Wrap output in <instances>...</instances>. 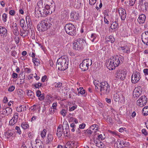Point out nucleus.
Listing matches in <instances>:
<instances>
[{"label":"nucleus","mask_w":148,"mask_h":148,"mask_svg":"<svg viewBox=\"0 0 148 148\" xmlns=\"http://www.w3.org/2000/svg\"><path fill=\"white\" fill-rule=\"evenodd\" d=\"M52 5L47 4L45 7L42 8L38 9L36 8L35 11V14L38 15V17L45 16L49 14H51L53 11H55V7L54 4L51 3Z\"/></svg>","instance_id":"f257e3e1"},{"label":"nucleus","mask_w":148,"mask_h":148,"mask_svg":"<svg viewBox=\"0 0 148 148\" xmlns=\"http://www.w3.org/2000/svg\"><path fill=\"white\" fill-rule=\"evenodd\" d=\"M69 60L67 56H62L57 61L56 67L60 71H64L68 67Z\"/></svg>","instance_id":"f03ea898"},{"label":"nucleus","mask_w":148,"mask_h":148,"mask_svg":"<svg viewBox=\"0 0 148 148\" xmlns=\"http://www.w3.org/2000/svg\"><path fill=\"white\" fill-rule=\"evenodd\" d=\"M100 84L99 89L100 94L102 95H107L110 90L109 84L107 82L104 81L101 82Z\"/></svg>","instance_id":"7ed1b4c3"},{"label":"nucleus","mask_w":148,"mask_h":148,"mask_svg":"<svg viewBox=\"0 0 148 148\" xmlns=\"http://www.w3.org/2000/svg\"><path fill=\"white\" fill-rule=\"evenodd\" d=\"M86 44V41L83 39L79 38L74 41L73 48L76 50H82Z\"/></svg>","instance_id":"20e7f679"},{"label":"nucleus","mask_w":148,"mask_h":148,"mask_svg":"<svg viewBox=\"0 0 148 148\" xmlns=\"http://www.w3.org/2000/svg\"><path fill=\"white\" fill-rule=\"evenodd\" d=\"M65 31L67 34L72 36L76 34V28L72 24L69 23L66 24L64 27Z\"/></svg>","instance_id":"39448f33"},{"label":"nucleus","mask_w":148,"mask_h":148,"mask_svg":"<svg viewBox=\"0 0 148 148\" xmlns=\"http://www.w3.org/2000/svg\"><path fill=\"white\" fill-rule=\"evenodd\" d=\"M50 25L48 24L45 20L42 21L37 26L38 30L40 32H44L46 30Z\"/></svg>","instance_id":"423d86ee"},{"label":"nucleus","mask_w":148,"mask_h":148,"mask_svg":"<svg viewBox=\"0 0 148 148\" xmlns=\"http://www.w3.org/2000/svg\"><path fill=\"white\" fill-rule=\"evenodd\" d=\"M139 10L140 11L146 12L148 9V2L145 0H139Z\"/></svg>","instance_id":"0eeeda50"},{"label":"nucleus","mask_w":148,"mask_h":148,"mask_svg":"<svg viewBox=\"0 0 148 148\" xmlns=\"http://www.w3.org/2000/svg\"><path fill=\"white\" fill-rule=\"evenodd\" d=\"M116 75L117 80H123L126 76V72L124 70H118L116 71Z\"/></svg>","instance_id":"6e6552de"},{"label":"nucleus","mask_w":148,"mask_h":148,"mask_svg":"<svg viewBox=\"0 0 148 148\" xmlns=\"http://www.w3.org/2000/svg\"><path fill=\"white\" fill-rule=\"evenodd\" d=\"M140 73L136 71L132 74L131 76V82L133 84L137 83L140 79Z\"/></svg>","instance_id":"1a4fd4ad"},{"label":"nucleus","mask_w":148,"mask_h":148,"mask_svg":"<svg viewBox=\"0 0 148 148\" xmlns=\"http://www.w3.org/2000/svg\"><path fill=\"white\" fill-rule=\"evenodd\" d=\"M118 11L121 20L122 21L125 20L126 16V13L125 10L122 8H120L119 9Z\"/></svg>","instance_id":"9d476101"},{"label":"nucleus","mask_w":148,"mask_h":148,"mask_svg":"<svg viewBox=\"0 0 148 148\" xmlns=\"http://www.w3.org/2000/svg\"><path fill=\"white\" fill-rule=\"evenodd\" d=\"M126 145L127 144L123 140L120 141V140H119L115 143L114 146L117 148H122L126 147Z\"/></svg>","instance_id":"9b49d317"},{"label":"nucleus","mask_w":148,"mask_h":148,"mask_svg":"<svg viewBox=\"0 0 148 148\" xmlns=\"http://www.w3.org/2000/svg\"><path fill=\"white\" fill-rule=\"evenodd\" d=\"M112 59L114 62L116 67L118 66L121 62H122V61L121 60V58L119 57L118 56H114L113 57Z\"/></svg>","instance_id":"f8f14e48"},{"label":"nucleus","mask_w":148,"mask_h":148,"mask_svg":"<svg viewBox=\"0 0 148 148\" xmlns=\"http://www.w3.org/2000/svg\"><path fill=\"white\" fill-rule=\"evenodd\" d=\"M18 118V114L17 113H15L12 119L9 121V124L12 125H14L17 122Z\"/></svg>","instance_id":"ddd939ff"},{"label":"nucleus","mask_w":148,"mask_h":148,"mask_svg":"<svg viewBox=\"0 0 148 148\" xmlns=\"http://www.w3.org/2000/svg\"><path fill=\"white\" fill-rule=\"evenodd\" d=\"M112 59L109 60L107 64V67L109 70H113L115 69V66Z\"/></svg>","instance_id":"4468645a"},{"label":"nucleus","mask_w":148,"mask_h":148,"mask_svg":"<svg viewBox=\"0 0 148 148\" xmlns=\"http://www.w3.org/2000/svg\"><path fill=\"white\" fill-rule=\"evenodd\" d=\"M142 93V91L138 88H135L134 89L133 92V96L134 98L138 97Z\"/></svg>","instance_id":"2eb2a0df"},{"label":"nucleus","mask_w":148,"mask_h":148,"mask_svg":"<svg viewBox=\"0 0 148 148\" xmlns=\"http://www.w3.org/2000/svg\"><path fill=\"white\" fill-rule=\"evenodd\" d=\"M87 64L86 61L84 60L80 64L79 67L82 71H85L88 69V67L87 65Z\"/></svg>","instance_id":"dca6fc26"},{"label":"nucleus","mask_w":148,"mask_h":148,"mask_svg":"<svg viewBox=\"0 0 148 148\" xmlns=\"http://www.w3.org/2000/svg\"><path fill=\"white\" fill-rule=\"evenodd\" d=\"M146 16L144 14H141L139 16L138 19V22L140 24L144 23L145 20Z\"/></svg>","instance_id":"f3484780"},{"label":"nucleus","mask_w":148,"mask_h":148,"mask_svg":"<svg viewBox=\"0 0 148 148\" xmlns=\"http://www.w3.org/2000/svg\"><path fill=\"white\" fill-rule=\"evenodd\" d=\"M12 27V31L13 34L15 36H18L19 34V32L18 30L17 24L16 23L13 24Z\"/></svg>","instance_id":"a211bd4d"},{"label":"nucleus","mask_w":148,"mask_h":148,"mask_svg":"<svg viewBox=\"0 0 148 148\" xmlns=\"http://www.w3.org/2000/svg\"><path fill=\"white\" fill-rule=\"evenodd\" d=\"M62 125H60L57 128L56 134L58 137H60L62 134V132L63 130V129H62Z\"/></svg>","instance_id":"6ab92c4d"},{"label":"nucleus","mask_w":148,"mask_h":148,"mask_svg":"<svg viewBox=\"0 0 148 148\" xmlns=\"http://www.w3.org/2000/svg\"><path fill=\"white\" fill-rule=\"evenodd\" d=\"M70 16L72 20H76L78 19L79 14L75 11H73L71 12Z\"/></svg>","instance_id":"aec40b11"},{"label":"nucleus","mask_w":148,"mask_h":148,"mask_svg":"<svg viewBox=\"0 0 148 148\" xmlns=\"http://www.w3.org/2000/svg\"><path fill=\"white\" fill-rule=\"evenodd\" d=\"M7 33V30L5 27L0 26V34H3L4 37H5Z\"/></svg>","instance_id":"412c9836"},{"label":"nucleus","mask_w":148,"mask_h":148,"mask_svg":"<svg viewBox=\"0 0 148 148\" xmlns=\"http://www.w3.org/2000/svg\"><path fill=\"white\" fill-rule=\"evenodd\" d=\"M27 106H20L18 107H17L16 108V111L19 112H21L22 111H26L27 109Z\"/></svg>","instance_id":"4be33fe9"},{"label":"nucleus","mask_w":148,"mask_h":148,"mask_svg":"<svg viewBox=\"0 0 148 148\" xmlns=\"http://www.w3.org/2000/svg\"><path fill=\"white\" fill-rule=\"evenodd\" d=\"M26 22L27 27L30 29H31L32 26V23L31 22V20L29 19V16H27L26 17Z\"/></svg>","instance_id":"5701e85b"},{"label":"nucleus","mask_w":148,"mask_h":148,"mask_svg":"<svg viewBox=\"0 0 148 148\" xmlns=\"http://www.w3.org/2000/svg\"><path fill=\"white\" fill-rule=\"evenodd\" d=\"M94 143L96 145V146L99 148H102L104 146V144L101 140L98 139H96L94 140Z\"/></svg>","instance_id":"b1692460"},{"label":"nucleus","mask_w":148,"mask_h":148,"mask_svg":"<svg viewBox=\"0 0 148 148\" xmlns=\"http://www.w3.org/2000/svg\"><path fill=\"white\" fill-rule=\"evenodd\" d=\"M105 40L107 42H110L111 43L114 42L115 40L113 36L111 35L106 36Z\"/></svg>","instance_id":"393cba45"},{"label":"nucleus","mask_w":148,"mask_h":148,"mask_svg":"<svg viewBox=\"0 0 148 148\" xmlns=\"http://www.w3.org/2000/svg\"><path fill=\"white\" fill-rule=\"evenodd\" d=\"M139 99L141 101L142 104L145 105L147 103V98L145 95H143Z\"/></svg>","instance_id":"a878e982"},{"label":"nucleus","mask_w":148,"mask_h":148,"mask_svg":"<svg viewBox=\"0 0 148 148\" xmlns=\"http://www.w3.org/2000/svg\"><path fill=\"white\" fill-rule=\"evenodd\" d=\"M13 132L10 130H8L5 133V136L7 138H9L13 134Z\"/></svg>","instance_id":"bb28decb"},{"label":"nucleus","mask_w":148,"mask_h":148,"mask_svg":"<svg viewBox=\"0 0 148 148\" xmlns=\"http://www.w3.org/2000/svg\"><path fill=\"white\" fill-rule=\"evenodd\" d=\"M4 112H5V115L8 116L11 114L12 113V109L9 107H7L4 110Z\"/></svg>","instance_id":"cd10ccee"},{"label":"nucleus","mask_w":148,"mask_h":148,"mask_svg":"<svg viewBox=\"0 0 148 148\" xmlns=\"http://www.w3.org/2000/svg\"><path fill=\"white\" fill-rule=\"evenodd\" d=\"M53 140L52 135L51 134H48L47 140L46 141V144H48L50 143Z\"/></svg>","instance_id":"c85d7f7f"},{"label":"nucleus","mask_w":148,"mask_h":148,"mask_svg":"<svg viewBox=\"0 0 148 148\" xmlns=\"http://www.w3.org/2000/svg\"><path fill=\"white\" fill-rule=\"evenodd\" d=\"M21 33H20V35L22 36L23 38H24L28 35L29 31L28 30H26L23 29V30L20 31Z\"/></svg>","instance_id":"c756f323"},{"label":"nucleus","mask_w":148,"mask_h":148,"mask_svg":"<svg viewBox=\"0 0 148 148\" xmlns=\"http://www.w3.org/2000/svg\"><path fill=\"white\" fill-rule=\"evenodd\" d=\"M27 94L28 97L32 99H34L35 97L34 93L31 90H28Z\"/></svg>","instance_id":"7c9ffc66"},{"label":"nucleus","mask_w":148,"mask_h":148,"mask_svg":"<svg viewBox=\"0 0 148 148\" xmlns=\"http://www.w3.org/2000/svg\"><path fill=\"white\" fill-rule=\"evenodd\" d=\"M77 90L78 91L77 95L78 96H79L80 94H84L85 93V90L83 87H80L79 88H77Z\"/></svg>","instance_id":"2f4dec72"},{"label":"nucleus","mask_w":148,"mask_h":148,"mask_svg":"<svg viewBox=\"0 0 148 148\" xmlns=\"http://www.w3.org/2000/svg\"><path fill=\"white\" fill-rule=\"evenodd\" d=\"M100 83L98 81L96 80H94L93 81V83L94 85L95 86V90L96 91H98L99 90V88L100 87Z\"/></svg>","instance_id":"473e14b6"},{"label":"nucleus","mask_w":148,"mask_h":148,"mask_svg":"<svg viewBox=\"0 0 148 148\" xmlns=\"http://www.w3.org/2000/svg\"><path fill=\"white\" fill-rule=\"evenodd\" d=\"M20 23L21 24V26L23 28V29L24 28H26V27L27 26L26 23H25L24 19L23 18L21 19V20Z\"/></svg>","instance_id":"72a5a7b5"},{"label":"nucleus","mask_w":148,"mask_h":148,"mask_svg":"<svg viewBox=\"0 0 148 148\" xmlns=\"http://www.w3.org/2000/svg\"><path fill=\"white\" fill-rule=\"evenodd\" d=\"M143 113L144 116L148 115V106L145 107L143 110Z\"/></svg>","instance_id":"f704fd0d"},{"label":"nucleus","mask_w":148,"mask_h":148,"mask_svg":"<svg viewBox=\"0 0 148 148\" xmlns=\"http://www.w3.org/2000/svg\"><path fill=\"white\" fill-rule=\"evenodd\" d=\"M21 127L24 130H26L29 127V125L26 122H23L21 125Z\"/></svg>","instance_id":"c9c22d12"},{"label":"nucleus","mask_w":148,"mask_h":148,"mask_svg":"<svg viewBox=\"0 0 148 148\" xmlns=\"http://www.w3.org/2000/svg\"><path fill=\"white\" fill-rule=\"evenodd\" d=\"M118 26V24L117 22L116 21H115L112 23L111 26V27L112 29H115L117 28Z\"/></svg>","instance_id":"e433bc0d"},{"label":"nucleus","mask_w":148,"mask_h":148,"mask_svg":"<svg viewBox=\"0 0 148 148\" xmlns=\"http://www.w3.org/2000/svg\"><path fill=\"white\" fill-rule=\"evenodd\" d=\"M113 99L116 102L119 101V95L117 93H116L114 94L113 97Z\"/></svg>","instance_id":"4c0bfd02"},{"label":"nucleus","mask_w":148,"mask_h":148,"mask_svg":"<svg viewBox=\"0 0 148 148\" xmlns=\"http://www.w3.org/2000/svg\"><path fill=\"white\" fill-rule=\"evenodd\" d=\"M85 61H86V63L87 64V65L88 67L89 65H91L92 64V61L91 59H87L86 60H84Z\"/></svg>","instance_id":"58836bf2"},{"label":"nucleus","mask_w":148,"mask_h":148,"mask_svg":"<svg viewBox=\"0 0 148 148\" xmlns=\"http://www.w3.org/2000/svg\"><path fill=\"white\" fill-rule=\"evenodd\" d=\"M82 5V4L81 2H75L74 6L75 7H76V8L79 9L80 8Z\"/></svg>","instance_id":"ea45409f"},{"label":"nucleus","mask_w":148,"mask_h":148,"mask_svg":"<svg viewBox=\"0 0 148 148\" xmlns=\"http://www.w3.org/2000/svg\"><path fill=\"white\" fill-rule=\"evenodd\" d=\"M53 85L56 88H60L61 89L62 87V83L60 82H58L57 83H54Z\"/></svg>","instance_id":"a19ab883"},{"label":"nucleus","mask_w":148,"mask_h":148,"mask_svg":"<svg viewBox=\"0 0 148 148\" xmlns=\"http://www.w3.org/2000/svg\"><path fill=\"white\" fill-rule=\"evenodd\" d=\"M136 0H128V5L132 6L135 4Z\"/></svg>","instance_id":"79ce46f5"},{"label":"nucleus","mask_w":148,"mask_h":148,"mask_svg":"<svg viewBox=\"0 0 148 148\" xmlns=\"http://www.w3.org/2000/svg\"><path fill=\"white\" fill-rule=\"evenodd\" d=\"M47 132V130L45 129L42 131L41 133V137L44 138L45 136L46 135V133Z\"/></svg>","instance_id":"37998d69"},{"label":"nucleus","mask_w":148,"mask_h":148,"mask_svg":"<svg viewBox=\"0 0 148 148\" xmlns=\"http://www.w3.org/2000/svg\"><path fill=\"white\" fill-rule=\"evenodd\" d=\"M32 61L34 63L35 65H38L39 64V60L37 59L36 58H33Z\"/></svg>","instance_id":"c03bdc74"},{"label":"nucleus","mask_w":148,"mask_h":148,"mask_svg":"<svg viewBox=\"0 0 148 148\" xmlns=\"http://www.w3.org/2000/svg\"><path fill=\"white\" fill-rule=\"evenodd\" d=\"M42 86V84L40 82L36 83L34 84V86L36 88H40L41 87H43Z\"/></svg>","instance_id":"a18cd8bd"},{"label":"nucleus","mask_w":148,"mask_h":148,"mask_svg":"<svg viewBox=\"0 0 148 148\" xmlns=\"http://www.w3.org/2000/svg\"><path fill=\"white\" fill-rule=\"evenodd\" d=\"M96 38V35L95 34L92 33L91 34L90 37V39L92 42L95 41V40Z\"/></svg>","instance_id":"49530a36"},{"label":"nucleus","mask_w":148,"mask_h":148,"mask_svg":"<svg viewBox=\"0 0 148 148\" xmlns=\"http://www.w3.org/2000/svg\"><path fill=\"white\" fill-rule=\"evenodd\" d=\"M77 142H72L70 144L72 148H77L78 146L77 145Z\"/></svg>","instance_id":"de8ad7c7"},{"label":"nucleus","mask_w":148,"mask_h":148,"mask_svg":"<svg viewBox=\"0 0 148 148\" xmlns=\"http://www.w3.org/2000/svg\"><path fill=\"white\" fill-rule=\"evenodd\" d=\"M98 125L96 124H94L92 125L90 127V129H91L92 130H94V129L95 128V131H97L98 129Z\"/></svg>","instance_id":"09e8293b"},{"label":"nucleus","mask_w":148,"mask_h":148,"mask_svg":"<svg viewBox=\"0 0 148 148\" xmlns=\"http://www.w3.org/2000/svg\"><path fill=\"white\" fill-rule=\"evenodd\" d=\"M31 145H32V148H38V147H42V145H41V143L40 144H36V145L35 146L33 145V144H32V142H31Z\"/></svg>","instance_id":"8fccbe9b"},{"label":"nucleus","mask_w":148,"mask_h":148,"mask_svg":"<svg viewBox=\"0 0 148 148\" xmlns=\"http://www.w3.org/2000/svg\"><path fill=\"white\" fill-rule=\"evenodd\" d=\"M126 48H127V46H124L119 47V49L120 51H122L123 52H125V50L126 49Z\"/></svg>","instance_id":"3c124183"},{"label":"nucleus","mask_w":148,"mask_h":148,"mask_svg":"<svg viewBox=\"0 0 148 148\" xmlns=\"http://www.w3.org/2000/svg\"><path fill=\"white\" fill-rule=\"evenodd\" d=\"M38 108V106L34 105L33 106H32L31 107V110L33 111H34L37 110Z\"/></svg>","instance_id":"603ef678"},{"label":"nucleus","mask_w":148,"mask_h":148,"mask_svg":"<svg viewBox=\"0 0 148 148\" xmlns=\"http://www.w3.org/2000/svg\"><path fill=\"white\" fill-rule=\"evenodd\" d=\"M15 130H16V133H18L19 134H21V132L20 128L19 127L16 126L15 127Z\"/></svg>","instance_id":"864d4df0"},{"label":"nucleus","mask_w":148,"mask_h":148,"mask_svg":"<svg viewBox=\"0 0 148 148\" xmlns=\"http://www.w3.org/2000/svg\"><path fill=\"white\" fill-rule=\"evenodd\" d=\"M67 111V110H65L64 109L62 110L60 112L61 114L64 117L66 116Z\"/></svg>","instance_id":"5fc2aeb1"},{"label":"nucleus","mask_w":148,"mask_h":148,"mask_svg":"<svg viewBox=\"0 0 148 148\" xmlns=\"http://www.w3.org/2000/svg\"><path fill=\"white\" fill-rule=\"evenodd\" d=\"M3 20L4 22L7 21V15L6 14L4 13L2 15Z\"/></svg>","instance_id":"6e6d98bb"},{"label":"nucleus","mask_w":148,"mask_h":148,"mask_svg":"<svg viewBox=\"0 0 148 148\" xmlns=\"http://www.w3.org/2000/svg\"><path fill=\"white\" fill-rule=\"evenodd\" d=\"M104 139V137H103V136L101 134H100L98 136V138H96V139H98L100 140H103Z\"/></svg>","instance_id":"4d7b16f0"},{"label":"nucleus","mask_w":148,"mask_h":148,"mask_svg":"<svg viewBox=\"0 0 148 148\" xmlns=\"http://www.w3.org/2000/svg\"><path fill=\"white\" fill-rule=\"evenodd\" d=\"M97 0H89V4L91 5H93L96 3Z\"/></svg>","instance_id":"13d9d810"},{"label":"nucleus","mask_w":148,"mask_h":148,"mask_svg":"<svg viewBox=\"0 0 148 148\" xmlns=\"http://www.w3.org/2000/svg\"><path fill=\"white\" fill-rule=\"evenodd\" d=\"M137 105L140 107H142L144 106H145V105H143V104H142V102L140 101H139V99H138L137 101Z\"/></svg>","instance_id":"bf43d9fd"},{"label":"nucleus","mask_w":148,"mask_h":148,"mask_svg":"<svg viewBox=\"0 0 148 148\" xmlns=\"http://www.w3.org/2000/svg\"><path fill=\"white\" fill-rule=\"evenodd\" d=\"M15 89V86H10L8 89V91L9 92H12Z\"/></svg>","instance_id":"052dcab7"},{"label":"nucleus","mask_w":148,"mask_h":148,"mask_svg":"<svg viewBox=\"0 0 148 148\" xmlns=\"http://www.w3.org/2000/svg\"><path fill=\"white\" fill-rule=\"evenodd\" d=\"M44 95L45 94L44 93H41V95H40V96L39 98H38L39 100L40 101L43 100L45 98Z\"/></svg>","instance_id":"680f3d73"},{"label":"nucleus","mask_w":148,"mask_h":148,"mask_svg":"<svg viewBox=\"0 0 148 148\" xmlns=\"http://www.w3.org/2000/svg\"><path fill=\"white\" fill-rule=\"evenodd\" d=\"M142 133L146 136L148 135V133L145 129H143L142 130Z\"/></svg>","instance_id":"e2e57ef3"},{"label":"nucleus","mask_w":148,"mask_h":148,"mask_svg":"<svg viewBox=\"0 0 148 148\" xmlns=\"http://www.w3.org/2000/svg\"><path fill=\"white\" fill-rule=\"evenodd\" d=\"M77 106H73L70 108L69 107V111H73L75 110L77 108Z\"/></svg>","instance_id":"0e129e2a"},{"label":"nucleus","mask_w":148,"mask_h":148,"mask_svg":"<svg viewBox=\"0 0 148 148\" xmlns=\"http://www.w3.org/2000/svg\"><path fill=\"white\" fill-rule=\"evenodd\" d=\"M104 17L106 18H109V15L108 14V12L106 11H105L103 13Z\"/></svg>","instance_id":"69168bd1"},{"label":"nucleus","mask_w":148,"mask_h":148,"mask_svg":"<svg viewBox=\"0 0 148 148\" xmlns=\"http://www.w3.org/2000/svg\"><path fill=\"white\" fill-rule=\"evenodd\" d=\"M11 55L13 57H16L17 56V53L15 51H12Z\"/></svg>","instance_id":"338daca9"},{"label":"nucleus","mask_w":148,"mask_h":148,"mask_svg":"<svg viewBox=\"0 0 148 148\" xmlns=\"http://www.w3.org/2000/svg\"><path fill=\"white\" fill-rule=\"evenodd\" d=\"M143 72L145 75H148V69H145L143 70Z\"/></svg>","instance_id":"774afa93"}]
</instances>
